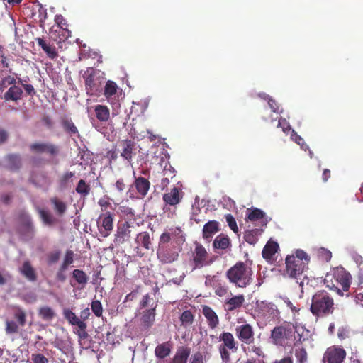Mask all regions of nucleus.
<instances>
[{
  "label": "nucleus",
  "instance_id": "4be33fe9",
  "mask_svg": "<svg viewBox=\"0 0 363 363\" xmlns=\"http://www.w3.org/2000/svg\"><path fill=\"white\" fill-rule=\"evenodd\" d=\"M60 123L66 133L70 136L79 137L78 129L71 119L64 117L61 119Z\"/></svg>",
  "mask_w": 363,
  "mask_h": 363
},
{
  "label": "nucleus",
  "instance_id": "c85d7f7f",
  "mask_svg": "<svg viewBox=\"0 0 363 363\" xmlns=\"http://www.w3.org/2000/svg\"><path fill=\"white\" fill-rule=\"evenodd\" d=\"M35 40L38 43V45L43 50L50 59L53 60L57 57V52L56 51L55 46H51L47 44L46 42L40 38H35Z\"/></svg>",
  "mask_w": 363,
  "mask_h": 363
},
{
  "label": "nucleus",
  "instance_id": "2eb2a0df",
  "mask_svg": "<svg viewBox=\"0 0 363 363\" xmlns=\"http://www.w3.org/2000/svg\"><path fill=\"white\" fill-rule=\"evenodd\" d=\"M133 224L131 219H129V221H125L118 226L114 238L116 245H122L129 240L131 233L130 228L133 227Z\"/></svg>",
  "mask_w": 363,
  "mask_h": 363
},
{
  "label": "nucleus",
  "instance_id": "13d9d810",
  "mask_svg": "<svg viewBox=\"0 0 363 363\" xmlns=\"http://www.w3.org/2000/svg\"><path fill=\"white\" fill-rule=\"evenodd\" d=\"M74 177V172H66L60 178L61 185H65L72 177Z\"/></svg>",
  "mask_w": 363,
  "mask_h": 363
},
{
  "label": "nucleus",
  "instance_id": "6e6d98bb",
  "mask_svg": "<svg viewBox=\"0 0 363 363\" xmlns=\"http://www.w3.org/2000/svg\"><path fill=\"white\" fill-rule=\"evenodd\" d=\"M14 318L17 320L18 323L21 326H24L26 324V313L21 309H18L14 314Z\"/></svg>",
  "mask_w": 363,
  "mask_h": 363
},
{
  "label": "nucleus",
  "instance_id": "f03ea898",
  "mask_svg": "<svg viewBox=\"0 0 363 363\" xmlns=\"http://www.w3.org/2000/svg\"><path fill=\"white\" fill-rule=\"evenodd\" d=\"M334 299L325 291H317L311 299L310 311L317 318L328 316L334 312Z\"/></svg>",
  "mask_w": 363,
  "mask_h": 363
},
{
  "label": "nucleus",
  "instance_id": "bb28decb",
  "mask_svg": "<svg viewBox=\"0 0 363 363\" xmlns=\"http://www.w3.org/2000/svg\"><path fill=\"white\" fill-rule=\"evenodd\" d=\"M244 302L245 296L242 294L234 296L225 302L227 310L232 311L239 308L243 305Z\"/></svg>",
  "mask_w": 363,
  "mask_h": 363
},
{
  "label": "nucleus",
  "instance_id": "69168bd1",
  "mask_svg": "<svg viewBox=\"0 0 363 363\" xmlns=\"http://www.w3.org/2000/svg\"><path fill=\"white\" fill-rule=\"evenodd\" d=\"M55 22L60 28H63L64 26H67L66 21L61 14L55 16Z\"/></svg>",
  "mask_w": 363,
  "mask_h": 363
},
{
  "label": "nucleus",
  "instance_id": "49530a36",
  "mask_svg": "<svg viewBox=\"0 0 363 363\" xmlns=\"http://www.w3.org/2000/svg\"><path fill=\"white\" fill-rule=\"evenodd\" d=\"M39 213L41 219L45 225H52L56 222V219L48 211L40 210Z\"/></svg>",
  "mask_w": 363,
  "mask_h": 363
},
{
  "label": "nucleus",
  "instance_id": "864d4df0",
  "mask_svg": "<svg viewBox=\"0 0 363 363\" xmlns=\"http://www.w3.org/2000/svg\"><path fill=\"white\" fill-rule=\"evenodd\" d=\"M32 363H48V359L43 354L37 353L31 355Z\"/></svg>",
  "mask_w": 363,
  "mask_h": 363
},
{
  "label": "nucleus",
  "instance_id": "39448f33",
  "mask_svg": "<svg viewBox=\"0 0 363 363\" xmlns=\"http://www.w3.org/2000/svg\"><path fill=\"white\" fill-rule=\"evenodd\" d=\"M237 323L238 325L235 328V334L238 340L247 345L253 344L255 340L253 326L247 323L244 318H238Z\"/></svg>",
  "mask_w": 363,
  "mask_h": 363
},
{
  "label": "nucleus",
  "instance_id": "b1692460",
  "mask_svg": "<svg viewBox=\"0 0 363 363\" xmlns=\"http://www.w3.org/2000/svg\"><path fill=\"white\" fill-rule=\"evenodd\" d=\"M218 230H219L218 222H217L216 220L208 221L203 226V238L206 240H209Z\"/></svg>",
  "mask_w": 363,
  "mask_h": 363
},
{
  "label": "nucleus",
  "instance_id": "ea45409f",
  "mask_svg": "<svg viewBox=\"0 0 363 363\" xmlns=\"http://www.w3.org/2000/svg\"><path fill=\"white\" fill-rule=\"evenodd\" d=\"M74 253L72 250H67L64 257L63 261L60 265L62 267V269H67L68 267L74 262Z\"/></svg>",
  "mask_w": 363,
  "mask_h": 363
},
{
  "label": "nucleus",
  "instance_id": "1a4fd4ad",
  "mask_svg": "<svg viewBox=\"0 0 363 363\" xmlns=\"http://www.w3.org/2000/svg\"><path fill=\"white\" fill-rule=\"evenodd\" d=\"M194 245L195 248L192 252L194 269L211 265L213 259L209 256L205 247L197 242Z\"/></svg>",
  "mask_w": 363,
  "mask_h": 363
},
{
  "label": "nucleus",
  "instance_id": "8fccbe9b",
  "mask_svg": "<svg viewBox=\"0 0 363 363\" xmlns=\"http://www.w3.org/2000/svg\"><path fill=\"white\" fill-rule=\"evenodd\" d=\"M291 139L298 144L305 151L309 149L308 145L304 142L303 139L298 135L294 130H292V133L291 135Z\"/></svg>",
  "mask_w": 363,
  "mask_h": 363
},
{
  "label": "nucleus",
  "instance_id": "f704fd0d",
  "mask_svg": "<svg viewBox=\"0 0 363 363\" xmlns=\"http://www.w3.org/2000/svg\"><path fill=\"white\" fill-rule=\"evenodd\" d=\"M135 242L138 245L143 246L145 249H149L151 245L150 238L148 233L143 232L137 235Z\"/></svg>",
  "mask_w": 363,
  "mask_h": 363
},
{
  "label": "nucleus",
  "instance_id": "412c9836",
  "mask_svg": "<svg viewBox=\"0 0 363 363\" xmlns=\"http://www.w3.org/2000/svg\"><path fill=\"white\" fill-rule=\"evenodd\" d=\"M6 161L7 162V168L12 171H18L22 165L21 157L18 154H9L6 157Z\"/></svg>",
  "mask_w": 363,
  "mask_h": 363
},
{
  "label": "nucleus",
  "instance_id": "dca6fc26",
  "mask_svg": "<svg viewBox=\"0 0 363 363\" xmlns=\"http://www.w3.org/2000/svg\"><path fill=\"white\" fill-rule=\"evenodd\" d=\"M30 150L35 153H48L55 156L59 153V147L52 143H34L30 145Z\"/></svg>",
  "mask_w": 363,
  "mask_h": 363
},
{
  "label": "nucleus",
  "instance_id": "79ce46f5",
  "mask_svg": "<svg viewBox=\"0 0 363 363\" xmlns=\"http://www.w3.org/2000/svg\"><path fill=\"white\" fill-rule=\"evenodd\" d=\"M72 276L77 283L83 285L86 284L89 279L86 273L81 269H74L72 272Z\"/></svg>",
  "mask_w": 363,
  "mask_h": 363
},
{
  "label": "nucleus",
  "instance_id": "423d86ee",
  "mask_svg": "<svg viewBox=\"0 0 363 363\" xmlns=\"http://www.w3.org/2000/svg\"><path fill=\"white\" fill-rule=\"evenodd\" d=\"M83 77L85 80V90L87 95H97L101 89V80L97 72L94 68L89 67Z\"/></svg>",
  "mask_w": 363,
  "mask_h": 363
},
{
  "label": "nucleus",
  "instance_id": "f3484780",
  "mask_svg": "<svg viewBox=\"0 0 363 363\" xmlns=\"http://www.w3.org/2000/svg\"><path fill=\"white\" fill-rule=\"evenodd\" d=\"M191 348L188 346H179L177 347L175 354L169 362L162 361L160 363H187L191 354Z\"/></svg>",
  "mask_w": 363,
  "mask_h": 363
},
{
  "label": "nucleus",
  "instance_id": "680f3d73",
  "mask_svg": "<svg viewBox=\"0 0 363 363\" xmlns=\"http://www.w3.org/2000/svg\"><path fill=\"white\" fill-rule=\"evenodd\" d=\"M337 336L340 340L346 339L349 337V330L347 328L340 327L337 331Z\"/></svg>",
  "mask_w": 363,
  "mask_h": 363
},
{
  "label": "nucleus",
  "instance_id": "20e7f679",
  "mask_svg": "<svg viewBox=\"0 0 363 363\" xmlns=\"http://www.w3.org/2000/svg\"><path fill=\"white\" fill-rule=\"evenodd\" d=\"M219 340L222 343L218 347L222 363H230V352H236L238 348V343L233 335L230 332H223L219 335Z\"/></svg>",
  "mask_w": 363,
  "mask_h": 363
},
{
  "label": "nucleus",
  "instance_id": "a19ab883",
  "mask_svg": "<svg viewBox=\"0 0 363 363\" xmlns=\"http://www.w3.org/2000/svg\"><path fill=\"white\" fill-rule=\"evenodd\" d=\"M118 89L117 84L113 81H108L104 88V96L108 99L116 94Z\"/></svg>",
  "mask_w": 363,
  "mask_h": 363
},
{
  "label": "nucleus",
  "instance_id": "4468645a",
  "mask_svg": "<svg viewBox=\"0 0 363 363\" xmlns=\"http://www.w3.org/2000/svg\"><path fill=\"white\" fill-rule=\"evenodd\" d=\"M291 333L292 329L290 326H276L271 331L270 338L273 344L276 345H283L284 340L288 339Z\"/></svg>",
  "mask_w": 363,
  "mask_h": 363
},
{
  "label": "nucleus",
  "instance_id": "58836bf2",
  "mask_svg": "<svg viewBox=\"0 0 363 363\" xmlns=\"http://www.w3.org/2000/svg\"><path fill=\"white\" fill-rule=\"evenodd\" d=\"M38 315L44 320H51L55 313L50 307L43 306L39 309Z\"/></svg>",
  "mask_w": 363,
  "mask_h": 363
},
{
  "label": "nucleus",
  "instance_id": "bf43d9fd",
  "mask_svg": "<svg viewBox=\"0 0 363 363\" xmlns=\"http://www.w3.org/2000/svg\"><path fill=\"white\" fill-rule=\"evenodd\" d=\"M264 96L265 99H268V104L272 109V111L274 113H277L279 111V105L277 103V101L271 98L268 95H266L265 94H263Z\"/></svg>",
  "mask_w": 363,
  "mask_h": 363
},
{
  "label": "nucleus",
  "instance_id": "3c124183",
  "mask_svg": "<svg viewBox=\"0 0 363 363\" xmlns=\"http://www.w3.org/2000/svg\"><path fill=\"white\" fill-rule=\"evenodd\" d=\"M225 220H226V222L228 223V226L230 227V228L235 233H238V227L237 225V223H236V221H235V218L233 216V215L231 214H227L225 215Z\"/></svg>",
  "mask_w": 363,
  "mask_h": 363
},
{
  "label": "nucleus",
  "instance_id": "ddd939ff",
  "mask_svg": "<svg viewBox=\"0 0 363 363\" xmlns=\"http://www.w3.org/2000/svg\"><path fill=\"white\" fill-rule=\"evenodd\" d=\"M333 277L340 284L342 291H347L352 282L351 274L342 267H337L333 270Z\"/></svg>",
  "mask_w": 363,
  "mask_h": 363
},
{
  "label": "nucleus",
  "instance_id": "aec40b11",
  "mask_svg": "<svg viewBox=\"0 0 363 363\" xmlns=\"http://www.w3.org/2000/svg\"><path fill=\"white\" fill-rule=\"evenodd\" d=\"M259 313L267 318H274L278 314L276 306L272 303L262 302L259 306Z\"/></svg>",
  "mask_w": 363,
  "mask_h": 363
},
{
  "label": "nucleus",
  "instance_id": "09e8293b",
  "mask_svg": "<svg viewBox=\"0 0 363 363\" xmlns=\"http://www.w3.org/2000/svg\"><path fill=\"white\" fill-rule=\"evenodd\" d=\"M91 308L92 312L96 317H101L103 313L102 304L99 301H93L91 303Z\"/></svg>",
  "mask_w": 363,
  "mask_h": 363
},
{
  "label": "nucleus",
  "instance_id": "0e129e2a",
  "mask_svg": "<svg viewBox=\"0 0 363 363\" xmlns=\"http://www.w3.org/2000/svg\"><path fill=\"white\" fill-rule=\"evenodd\" d=\"M114 186L118 192L121 193L125 189L126 186L123 179L121 178L116 182Z\"/></svg>",
  "mask_w": 363,
  "mask_h": 363
},
{
  "label": "nucleus",
  "instance_id": "c756f323",
  "mask_svg": "<svg viewBox=\"0 0 363 363\" xmlns=\"http://www.w3.org/2000/svg\"><path fill=\"white\" fill-rule=\"evenodd\" d=\"M21 272L28 280L30 281H35L37 279L35 269L28 261L23 262L21 269Z\"/></svg>",
  "mask_w": 363,
  "mask_h": 363
},
{
  "label": "nucleus",
  "instance_id": "6ab92c4d",
  "mask_svg": "<svg viewBox=\"0 0 363 363\" xmlns=\"http://www.w3.org/2000/svg\"><path fill=\"white\" fill-rule=\"evenodd\" d=\"M247 211L248 213L247 216V219L252 222L261 220L262 225H267L268 220L266 216V213L263 211L257 208L247 209Z\"/></svg>",
  "mask_w": 363,
  "mask_h": 363
},
{
  "label": "nucleus",
  "instance_id": "5701e85b",
  "mask_svg": "<svg viewBox=\"0 0 363 363\" xmlns=\"http://www.w3.org/2000/svg\"><path fill=\"white\" fill-rule=\"evenodd\" d=\"M279 245L275 241L269 240L264 247L262 254L264 259L270 260L279 250Z\"/></svg>",
  "mask_w": 363,
  "mask_h": 363
},
{
  "label": "nucleus",
  "instance_id": "c9c22d12",
  "mask_svg": "<svg viewBox=\"0 0 363 363\" xmlns=\"http://www.w3.org/2000/svg\"><path fill=\"white\" fill-rule=\"evenodd\" d=\"M259 233V229L246 230L244 233V239L247 243L254 245L258 241V235Z\"/></svg>",
  "mask_w": 363,
  "mask_h": 363
},
{
  "label": "nucleus",
  "instance_id": "9b49d317",
  "mask_svg": "<svg viewBox=\"0 0 363 363\" xmlns=\"http://www.w3.org/2000/svg\"><path fill=\"white\" fill-rule=\"evenodd\" d=\"M346 351L339 347H330L323 357V363H343L346 358Z\"/></svg>",
  "mask_w": 363,
  "mask_h": 363
},
{
  "label": "nucleus",
  "instance_id": "a211bd4d",
  "mask_svg": "<svg viewBox=\"0 0 363 363\" xmlns=\"http://www.w3.org/2000/svg\"><path fill=\"white\" fill-rule=\"evenodd\" d=\"M202 313L207 320L211 329H215L219 324V318L216 312L208 306H203Z\"/></svg>",
  "mask_w": 363,
  "mask_h": 363
},
{
  "label": "nucleus",
  "instance_id": "a18cd8bd",
  "mask_svg": "<svg viewBox=\"0 0 363 363\" xmlns=\"http://www.w3.org/2000/svg\"><path fill=\"white\" fill-rule=\"evenodd\" d=\"M194 320V315L192 313L189 311H184L181 316H180V321L182 323V325L186 327L192 324Z\"/></svg>",
  "mask_w": 363,
  "mask_h": 363
},
{
  "label": "nucleus",
  "instance_id": "0eeeda50",
  "mask_svg": "<svg viewBox=\"0 0 363 363\" xmlns=\"http://www.w3.org/2000/svg\"><path fill=\"white\" fill-rule=\"evenodd\" d=\"M160 144L162 145L163 151L162 154L164 155L160 158V167H163L162 169V179L161 180V187L164 189L167 184L169 183V179H173L175 177V171L174 168L170 165L168 160L169 159V154L168 153L167 150L165 149V147L169 148V146L165 142H161Z\"/></svg>",
  "mask_w": 363,
  "mask_h": 363
},
{
  "label": "nucleus",
  "instance_id": "37998d69",
  "mask_svg": "<svg viewBox=\"0 0 363 363\" xmlns=\"http://www.w3.org/2000/svg\"><path fill=\"white\" fill-rule=\"evenodd\" d=\"M173 345L174 343L171 340L160 344V360L170 354L173 348Z\"/></svg>",
  "mask_w": 363,
  "mask_h": 363
},
{
  "label": "nucleus",
  "instance_id": "de8ad7c7",
  "mask_svg": "<svg viewBox=\"0 0 363 363\" xmlns=\"http://www.w3.org/2000/svg\"><path fill=\"white\" fill-rule=\"evenodd\" d=\"M295 357L298 363H306L307 361V352L303 347L295 350Z\"/></svg>",
  "mask_w": 363,
  "mask_h": 363
},
{
  "label": "nucleus",
  "instance_id": "cd10ccee",
  "mask_svg": "<svg viewBox=\"0 0 363 363\" xmlns=\"http://www.w3.org/2000/svg\"><path fill=\"white\" fill-rule=\"evenodd\" d=\"M163 200L166 205L175 206L179 203L181 200L179 194V189L174 187L170 193L164 194Z\"/></svg>",
  "mask_w": 363,
  "mask_h": 363
},
{
  "label": "nucleus",
  "instance_id": "c03bdc74",
  "mask_svg": "<svg viewBox=\"0 0 363 363\" xmlns=\"http://www.w3.org/2000/svg\"><path fill=\"white\" fill-rule=\"evenodd\" d=\"M61 251L60 250H55L53 251L50 252L47 255V263L48 265H52L56 264L60 257H61Z\"/></svg>",
  "mask_w": 363,
  "mask_h": 363
},
{
  "label": "nucleus",
  "instance_id": "9d476101",
  "mask_svg": "<svg viewBox=\"0 0 363 363\" xmlns=\"http://www.w3.org/2000/svg\"><path fill=\"white\" fill-rule=\"evenodd\" d=\"M99 235L102 238H106L111 235L113 228V214L108 211L101 213L96 220Z\"/></svg>",
  "mask_w": 363,
  "mask_h": 363
},
{
  "label": "nucleus",
  "instance_id": "72a5a7b5",
  "mask_svg": "<svg viewBox=\"0 0 363 363\" xmlns=\"http://www.w3.org/2000/svg\"><path fill=\"white\" fill-rule=\"evenodd\" d=\"M50 202L53 205L54 210L57 215L62 216L66 212L67 205L64 201L57 197H53L50 199Z\"/></svg>",
  "mask_w": 363,
  "mask_h": 363
},
{
  "label": "nucleus",
  "instance_id": "338daca9",
  "mask_svg": "<svg viewBox=\"0 0 363 363\" xmlns=\"http://www.w3.org/2000/svg\"><path fill=\"white\" fill-rule=\"evenodd\" d=\"M86 323L84 322V328L82 329L81 328H78V330L75 332V333L79 336L81 339H86L88 337V333L86 331Z\"/></svg>",
  "mask_w": 363,
  "mask_h": 363
},
{
  "label": "nucleus",
  "instance_id": "7ed1b4c3",
  "mask_svg": "<svg viewBox=\"0 0 363 363\" xmlns=\"http://www.w3.org/2000/svg\"><path fill=\"white\" fill-rule=\"evenodd\" d=\"M252 271L246 264L238 262L226 272V276L230 283L236 286L245 288L250 285L252 281Z\"/></svg>",
  "mask_w": 363,
  "mask_h": 363
},
{
  "label": "nucleus",
  "instance_id": "2f4dec72",
  "mask_svg": "<svg viewBox=\"0 0 363 363\" xmlns=\"http://www.w3.org/2000/svg\"><path fill=\"white\" fill-rule=\"evenodd\" d=\"M23 94L22 89L16 85L11 86L4 94V99L6 101H17L21 99Z\"/></svg>",
  "mask_w": 363,
  "mask_h": 363
},
{
  "label": "nucleus",
  "instance_id": "5fc2aeb1",
  "mask_svg": "<svg viewBox=\"0 0 363 363\" xmlns=\"http://www.w3.org/2000/svg\"><path fill=\"white\" fill-rule=\"evenodd\" d=\"M295 330L297 333L298 335L299 336L298 341L301 342L302 341H304L307 339V335L308 333V330H306L302 326H296Z\"/></svg>",
  "mask_w": 363,
  "mask_h": 363
},
{
  "label": "nucleus",
  "instance_id": "4d7b16f0",
  "mask_svg": "<svg viewBox=\"0 0 363 363\" xmlns=\"http://www.w3.org/2000/svg\"><path fill=\"white\" fill-rule=\"evenodd\" d=\"M277 126L281 128L283 132L285 133H288L291 130L289 123L284 118H280L279 119Z\"/></svg>",
  "mask_w": 363,
  "mask_h": 363
},
{
  "label": "nucleus",
  "instance_id": "473e14b6",
  "mask_svg": "<svg viewBox=\"0 0 363 363\" xmlns=\"http://www.w3.org/2000/svg\"><path fill=\"white\" fill-rule=\"evenodd\" d=\"M213 245L215 249L225 250L230 245V240L227 235L220 234L215 238Z\"/></svg>",
  "mask_w": 363,
  "mask_h": 363
},
{
  "label": "nucleus",
  "instance_id": "6e6552de",
  "mask_svg": "<svg viewBox=\"0 0 363 363\" xmlns=\"http://www.w3.org/2000/svg\"><path fill=\"white\" fill-rule=\"evenodd\" d=\"M136 143L131 139L121 140L118 143L116 151L120 156L133 167V159L136 155Z\"/></svg>",
  "mask_w": 363,
  "mask_h": 363
},
{
  "label": "nucleus",
  "instance_id": "4c0bfd02",
  "mask_svg": "<svg viewBox=\"0 0 363 363\" xmlns=\"http://www.w3.org/2000/svg\"><path fill=\"white\" fill-rule=\"evenodd\" d=\"M91 188L83 179H80L76 186V191L83 197H86L90 193Z\"/></svg>",
  "mask_w": 363,
  "mask_h": 363
},
{
  "label": "nucleus",
  "instance_id": "e433bc0d",
  "mask_svg": "<svg viewBox=\"0 0 363 363\" xmlns=\"http://www.w3.org/2000/svg\"><path fill=\"white\" fill-rule=\"evenodd\" d=\"M155 307L144 311L141 318L143 324L146 326L151 325L155 320Z\"/></svg>",
  "mask_w": 363,
  "mask_h": 363
},
{
  "label": "nucleus",
  "instance_id": "7c9ffc66",
  "mask_svg": "<svg viewBox=\"0 0 363 363\" xmlns=\"http://www.w3.org/2000/svg\"><path fill=\"white\" fill-rule=\"evenodd\" d=\"M94 111L97 119L101 122H107L110 118L109 108L104 105H96Z\"/></svg>",
  "mask_w": 363,
  "mask_h": 363
},
{
  "label": "nucleus",
  "instance_id": "f257e3e1",
  "mask_svg": "<svg viewBox=\"0 0 363 363\" xmlns=\"http://www.w3.org/2000/svg\"><path fill=\"white\" fill-rule=\"evenodd\" d=\"M310 257L306 252L297 250L295 255H288L285 259V275L296 280L301 286L306 277L304 272L308 269Z\"/></svg>",
  "mask_w": 363,
  "mask_h": 363
},
{
  "label": "nucleus",
  "instance_id": "f8f14e48",
  "mask_svg": "<svg viewBox=\"0 0 363 363\" xmlns=\"http://www.w3.org/2000/svg\"><path fill=\"white\" fill-rule=\"evenodd\" d=\"M18 233L25 240H30L34 235V227L30 217L26 213L19 215Z\"/></svg>",
  "mask_w": 363,
  "mask_h": 363
},
{
  "label": "nucleus",
  "instance_id": "052dcab7",
  "mask_svg": "<svg viewBox=\"0 0 363 363\" xmlns=\"http://www.w3.org/2000/svg\"><path fill=\"white\" fill-rule=\"evenodd\" d=\"M177 230L180 232L179 228L171 229L170 230L171 232H164L160 235V243L161 242H163V243L168 242L170 240L171 234H172L174 232L175 233Z\"/></svg>",
  "mask_w": 363,
  "mask_h": 363
},
{
  "label": "nucleus",
  "instance_id": "774afa93",
  "mask_svg": "<svg viewBox=\"0 0 363 363\" xmlns=\"http://www.w3.org/2000/svg\"><path fill=\"white\" fill-rule=\"evenodd\" d=\"M16 84V79L11 76H7L4 77L1 81V86H6V85H11Z\"/></svg>",
  "mask_w": 363,
  "mask_h": 363
},
{
  "label": "nucleus",
  "instance_id": "603ef678",
  "mask_svg": "<svg viewBox=\"0 0 363 363\" xmlns=\"http://www.w3.org/2000/svg\"><path fill=\"white\" fill-rule=\"evenodd\" d=\"M18 331V325L13 320L6 321V332L8 334L16 333Z\"/></svg>",
  "mask_w": 363,
  "mask_h": 363
},
{
  "label": "nucleus",
  "instance_id": "a878e982",
  "mask_svg": "<svg viewBox=\"0 0 363 363\" xmlns=\"http://www.w3.org/2000/svg\"><path fill=\"white\" fill-rule=\"evenodd\" d=\"M63 315L65 318L72 325H76L78 328H84V322L82 321L76 314L72 312L71 310L67 308L63 311Z\"/></svg>",
  "mask_w": 363,
  "mask_h": 363
},
{
  "label": "nucleus",
  "instance_id": "e2e57ef3",
  "mask_svg": "<svg viewBox=\"0 0 363 363\" xmlns=\"http://www.w3.org/2000/svg\"><path fill=\"white\" fill-rule=\"evenodd\" d=\"M67 269H62V267H59L58 270L56 273V279L57 281L61 282H64L66 280V275L65 274V272Z\"/></svg>",
  "mask_w": 363,
  "mask_h": 363
},
{
  "label": "nucleus",
  "instance_id": "393cba45",
  "mask_svg": "<svg viewBox=\"0 0 363 363\" xmlns=\"http://www.w3.org/2000/svg\"><path fill=\"white\" fill-rule=\"evenodd\" d=\"M134 185L136 188L138 193L143 196H145L150 189V182L142 177H139L135 179Z\"/></svg>",
  "mask_w": 363,
  "mask_h": 363
}]
</instances>
